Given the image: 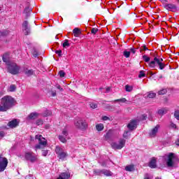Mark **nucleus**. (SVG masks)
<instances>
[{
	"instance_id": "cd10ccee",
	"label": "nucleus",
	"mask_w": 179,
	"mask_h": 179,
	"mask_svg": "<svg viewBox=\"0 0 179 179\" xmlns=\"http://www.w3.org/2000/svg\"><path fill=\"white\" fill-rule=\"evenodd\" d=\"M24 73L25 75H27V76H31V75H33L34 73V71L30 69H27L24 71Z\"/></svg>"
},
{
	"instance_id": "20e7f679",
	"label": "nucleus",
	"mask_w": 179,
	"mask_h": 179,
	"mask_svg": "<svg viewBox=\"0 0 179 179\" xmlns=\"http://www.w3.org/2000/svg\"><path fill=\"white\" fill-rule=\"evenodd\" d=\"M1 101L3 104L7 107L8 110L12 108L13 104H15V99L10 96H5L1 99Z\"/></svg>"
},
{
	"instance_id": "603ef678",
	"label": "nucleus",
	"mask_w": 179,
	"mask_h": 179,
	"mask_svg": "<svg viewBox=\"0 0 179 179\" xmlns=\"http://www.w3.org/2000/svg\"><path fill=\"white\" fill-rule=\"evenodd\" d=\"M47 155H48V150H42V156H47Z\"/></svg>"
},
{
	"instance_id": "0eeeda50",
	"label": "nucleus",
	"mask_w": 179,
	"mask_h": 179,
	"mask_svg": "<svg viewBox=\"0 0 179 179\" xmlns=\"http://www.w3.org/2000/svg\"><path fill=\"white\" fill-rule=\"evenodd\" d=\"M125 139L120 138L117 142H113L111 143V148L115 150H121L124 146H125Z\"/></svg>"
},
{
	"instance_id": "4d7b16f0",
	"label": "nucleus",
	"mask_w": 179,
	"mask_h": 179,
	"mask_svg": "<svg viewBox=\"0 0 179 179\" xmlns=\"http://www.w3.org/2000/svg\"><path fill=\"white\" fill-rule=\"evenodd\" d=\"M52 97H55L57 96V92L55 91H52Z\"/></svg>"
},
{
	"instance_id": "4be33fe9",
	"label": "nucleus",
	"mask_w": 179,
	"mask_h": 179,
	"mask_svg": "<svg viewBox=\"0 0 179 179\" xmlns=\"http://www.w3.org/2000/svg\"><path fill=\"white\" fill-rule=\"evenodd\" d=\"M8 110H9L7 106L5 104L2 103V101H1V103H0V111L1 112H5V111H8Z\"/></svg>"
},
{
	"instance_id": "7ed1b4c3",
	"label": "nucleus",
	"mask_w": 179,
	"mask_h": 179,
	"mask_svg": "<svg viewBox=\"0 0 179 179\" xmlns=\"http://www.w3.org/2000/svg\"><path fill=\"white\" fill-rule=\"evenodd\" d=\"M35 139L38 141V143L36 146L35 148L37 149H44L45 146H47V140L43 137L41 135H36L35 136Z\"/></svg>"
},
{
	"instance_id": "f257e3e1",
	"label": "nucleus",
	"mask_w": 179,
	"mask_h": 179,
	"mask_svg": "<svg viewBox=\"0 0 179 179\" xmlns=\"http://www.w3.org/2000/svg\"><path fill=\"white\" fill-rule=\"evenodd\" d=\"M3 61L7 65V70L11 75H17L20 72V66L16 63L9 61V55L6 53L3 55Z\"/></svg>"
},
{
	"instance_id": "393cba45",
	"label": "nucleus",
	"mask_w": 179,
	"mask_h": 179,
	"mask_svg": "<svg viewBox=\"0 0 179 179\" xmlns=\"http://www.w3.org/2000/svg\"><path fill=\"white\" fill-rule=\"evenodd\" d=\"M96 131H98V132H100L103 131V129H104V125L103 124H98L96 125Z\"/></svg>"
},
{
	"instance_id": "9d476101",
	"label": "nucleus",
	"mask_w": 179,
	"mask_h": 179,
	"mask_svg": "<svg viewBox=\"0 0 179 179\" xmlns=\"http://www.w3.org/2000/svg\"><path fill=\"white\" fill-rule=\"evenodd\" d=\"M6 167H8V159L0 155V173L5 171Z\"/></svg>"
},
{
	"instance_id": "09e8293b",
	"label": "nucleus",
	"mask_w": 179,
	"mask_h": 179,
	"mask_svg": "<svg viewBox=\"0 0 179 179\" xmlns=\"http://www.w3.org/2000/svg\"><path fill=\"white\" fill-rule=\"evenodd\" d=\"M55 53L57 54V55H59V57H62V50H56Z\"/></svg>"
},
{
	"instance_id": "37998d69",
	"label": "nucleus",
	"mask_w": 179,
	"mask_h": 179,
	"mask_svg": "<svg viewBox=\"0 0 179 179\" xmlns=\"http://www.w3.org/2000/svg\"><path fill=\"white\" fill-rule=\"evenodd\" d=\"M36 125H43V124H44V121H43L41 119H39L36 120Z\"/></svg>"
},
{
	"instance_id": "0e129e2a",
	"label": "nucleus",
	"mask_w": 179,
	"mask_h": 179,
	"mask_svg": "<svg viewBox=\"0 0 179 179\" xmlns=\"http://www.w3.org/2000/svg\"><path fill=\"white\" fill-rule=\"evenodd\" d=\"M45 128L48 129V128H50V126H48V124H47V125L45 126Z\"/></svg>"
},
{
	"instance_id": "2f4dec72",
	"label": "nucleus",
	"mask_w": 179,
	"mask_h": 179,
	"mask_svg": "<svg viewBox=\"0 0 179 179\" xmlns=\"http://www.w3.org/2000/svg\"><path fill=\"white\" fill-rule=\"evenodd\" d=\"M125 90L126 92H132V90H134V87L127 85H125Z\"/></svg>"
},
{
	"instance_id": "864d4df0",
	"label": "nucleus",
	"mask_w": 179,
	"mask_h": 179,
	"mask_svg": "<svg viewBox=\"0 0 179 179\" xmlns=\"http://www.w3.org/2000/svg\"><path fill=\"white\" fill-rule=\"evenodd\" d=\"M32 55L33 57H34L35 58H36V57H38V52H37L36 50H34Z\"/></svg>"
},
{
	"instance_id": "ea45409f",
	"label": "nucleus",
	"mask_w": 179,
	"mask_h": 179,
	"mask_svg": "<svg viewBox=\"0 0 179 179\" xmlns=\"http://www.w3.org/2000/svg\"><path fill=\"white\" fill-rule=\"evenodd\" d=\"M15 90H16V86L14 85H10L8 88V92H15Z\"/></svg>"
},
{
	"instance_id": "6e6d98bb",
	"label": "nucleus",
	"mask_w": 179,
	"mask_h": 179,
	"mask_svg": "<svg viewBox=\"0 0 179 179\" xmlns=\"http://www.w3.org/2000/svg\"><path fill=\"white\" fill-rule=\"evenodd\" d=\"M57 89H58L60 92L64 91V89L61 87V85H57Z\"/></svg>"
},
{
	"instance_id": "39448f33",
	"label": "nucleus",
	"mask_w": 179,
	"mask_h": 179,
	"mask_svg": "<svg viewBox=\"0 0 179 179\" xmlns=\"http://www.w3.org/2000/svg\"><path fill=\"white\" fill-rule=\"evenodd\" d=\"M74 125L78 129H81V131H85L87 128V123L83 119L78 118L75 120Z\"/></svg>"
},
{
	"instance_id": "4468645a",
	"label": "nucleus",
	"mask_w": 179,
	"mask_h": 179,
	"mask_svg": "<svg viewBox=\"0 0 179 179\" xmlns=\"http://www.w3.org/2000/svg\"><path fill=\"white\" fill-rule=\"evenodd\" d=\"M137 125H138V120H131L127 124V128L130 129V131H134V129H136Z\"/></svg>"
},
{
	"instance_id": "13d9d810",
	"label": "nucleus",
	"mask_w": 179,
	"mask_h": 179,
	"mask_svg": "<svg viewBox=\"0 0 179 179\" xmlns=\"http://www.w3.org/2000/svg\"><path fill=\"white\" fill-rule=\"evenodd\" d=\"M142 50H143V51H146V50H148V48H146V45H143Z\"/></svg>"
},
{
	"instance_id": "5fc2aeb1",
	"label": "nucleus",
	"mask_w": 179,
	"mask_h": 179,
	"mask_svg": "<svg viewBox=\"0 0 179 179\" xmlns=\"http://www.w3.org/2000/svg\"><path fill=\"white\" fill-rule=\"evenodd\" d=\"M102 120H103V121H108V120H110V117H108L107 116H103Z\"/></svg>"
},
{
	"instance_id": "bf43d9fd",
	"label": "nucleus",
	"mask_w": 179,
	"mask_h": 179,
	"mask_svg": "<svg viewBox=\"0 0 179 179\" xmlns=\"http://www.w3.org/2000/svg\"><path fill=\"white\" fill-rule=\"evenodd\" d=\"M131 51L132 54H135V52H136V50L134 48H131Z\"/></svg>"
},
{
	"instance_id": "c9c22d12",
	"label": "nucleus",
	"mask_w": 179,
	"mask_h": 179,
	"mask_svg": "<svg viewBox=\"0 0 179 179\" xmlns=\"http://www.w3.org/2000/svg\"><path fill=\"white\" fill-rule=\"evenodd\" d=\"M69 134H68V129H64L62 131V136H65L66 138V136H68Z\"/></svg>"
},
{
	"instance_id": "bb28decb",
	"label": "nucleus",
	"mask_w": 179,
	"mask_h": 179,
	"mask_svg": "<svg viewBox=\"0 0 179 179\" xmlns=\"http://www.w3.org/2000/svg\"><path fill=\"white\" fill-rule=\"evenodd\" d=\"M167 109L166 108H162L158 110V114L159 115H164V114H167Z\"/></svg>"
},
{
	"instance_id": "1a4fd4ad",
	"label": "nucleus",
	"mask_w": 179,
	"mask_h": 179,
	"mask_svg": "<svg viewBox=\"0 0 179 179\" xmlns=\"http://www.w3.org/2000/svg\"><path fill=\"white\" fill-rule=\"evenodd\" d=\"M25 159L30 162L31 163H36L38 160V157L34 152H26Z\"/></svg>"
},
{
	"instance_id": "a211bd4d",
	"label": "nucleus",
	"mask_w": 179,
	"mask_h": 179,
	"mask_svg": "<svg viewBox=\"0 0 179 179\" xmlns=\"http://www.w3.org/2000/svg\"><path fill=\"white\" fill-rule=\"evenodd\" d=\"M124 170L126 171L132 173L135 170V165H134V164L127 165L124 168Z\"/></svg>"
},
{
	"instance_id": "ddd939ff",
	"label": "nucleus",
	"mask_w": 179,
	"mask_h": 179,
	"mask_svg": "<svg viewBox=\"0 0 179 179\" xmlns=\"http://www.w3.org/2000/svg\"><path fill=\"white\" fill-rule=\"evenodd\" d=\"M165 9H167V10H171L172 12H176L178 8L176 4L172 3H166L164 5Z\"/></svg>"
},
{
	"instance_id": "aec40b11",
	"label": "nucleus",
	"mask_w": 179,
	"mask_h": 179,
	"mask_svg": "<svg viewBox=\"0 0 179 179\" xmlns=\"http://www.w3.org/2000/svg\"><path fill=\"white\" fill-rule=\"evenodd\" d=\"M113 103H119V104L121 106V103H126L127 104H128V101L125 98H122L114 100Z\"/></svg>"
},
{
	"instance_id": "680f3d73",
	"label": "nucleus",
	"mask_w": 179,
	"mask_h": 179,
	"mask_svg": "<svg viewBox=\"0 0 179 179\" xmlns=\"http://www.w3.org/2000/svg\"><path fill=\"white\" fill-rule=\"evenodd\" d=\"M110 90H111V88L110 87L106 88V93H108V92H110Z\"/></svg>"
},
{
	"instance_id": "3c124183",
	"label": "nucleus",
	"mask_w": 179,
	"mask_h": 179,
	"mask_svg": "<svg viewBox=\"0 0 179 179\" xmlns=\"http://www.w3.org/2000/svg\"><path fill=\"white\" fill-rule=\"evenodd\" d=\"M90 108H97V104H96V103H91L90 104Z\"/></svg>"
},
{
	"instance_id": "b1692460",
	"label": "nucleus",
	"mask_w": 179,
	"mask_h": 179,
	"mask_svg": "<svg viewBox=\"0 0 179 179\" xmlns=\"http://www.w3.org/2000/svg\"><path fill=\"white\" fill-rule=\"evenodd\" d=\"M156 97V93L150 92L148 93L147 96H145V99H155Z\"/></svg>"
},
{
	"instance_id": "79ce46f5",
	"label": "nucleus",
	"mask_w": 179,
	"mask_h": 179,
	"mask_svg": "<svg viewBox=\"0 0 179 179\" xmlns=\"http://www.w3.org/2000/svg\"><path fill=\"white\" fill-rule=\"evenodd\" d=\"M143 59L145 62H149V61H150V57L146 56V55H144L143 56Z\"/></svg>"
},
{
	"instance_id": "de8ad7c7",
	"label": "nucleus",
	"mask_w": 179,
	"mask_h": 179,
	"mask_svg": "<svg viewBox=\"0 0 179 179\" xmlns=\"http://www.w3.org/2000/svg\"><path fill=\"white\" fill-rule=\"evenodd\" d=\"M97 31H99V29L97 28H92L91 29L92 34H96V33H97Z\"/></svg>"
},
{
	"instance_id": "5701e85b",
	"label": "nucleus",
	"mask_w": 179,
	"mask_h": 179,
	"mask_svg": "<svg viewBox=\"0 0 179 179\" xmlns=\"http://www.w3.org/2000/svg\"><path fill=\"white\" fill-rule=\"evenodd\" d=\"M60 176L63 179H69V178L71 177V174L68 172H64L60 174Z\"/></svg>"
},
{
	"instance_id": "e2e57ef3",
	"label": "nucleus",
	"mask_w": 179,
	"mask_h": 179,
	"mask_svg": "<svg viewBox=\"0 0 179 179\" xmlns=\"http://www.w3.org/2000/svg\"><path fill=\"white\" fill-rule=\"evenodd\" d=\"M144 179H150V178L148 177V176H145L144 177Z\"/></svg>"
},
{
	"instance_id": "2eb2a0df",
	"label": "nucleus",
	"mask_w": 179,
	"mask_h": 179,
	"mask_svg": "<svg viewBox=\"0 0 179 179\" xmlns=\"http://www.w3.org/2000/svg\"><path fill=\"white\" fill-rule=\"evenodd\" d=\"M8 125L10 128H16V127H17V125H19V122L17 121V120L14 119V120L10 121L8 122Z\"/></svg>"
},
{
	"instance_id": "dca6fc26",
	"label": "nucleus",
	"mask_w": 179,
	"mask_h": 179,
	"mask_svg": "<svg viewBox=\"0 0 179 179\" xmlns=\"http://www.w3.org/2000/svg\"><path fill=\"white\" fill-rule=\"evenodd\" d=\"M157 161H156V158H152L150 162H149V167H150V169H156V167H157V165L156 164Z\"/></svg>"
},
{
	"instance_id": "8fccbe9b",
	"label": "nucleus",
	"mask_w": 179,
	"mask_h": 179,
	"mask_svg": "<svg viewBox=\"0 0 179 179\" xmlns=\"http://www.w3.org/2000/svg\"><path fill=\"white\" fill-rule=\"evenodd\" d=\"M146 118H148V115H146L145 114H143L141 115V121H145Z\"/></svg>"
},
{
	"instance_id": "f8f14e48",
	"label": "nucleus",
	"mask_w": 179,
	"mask_h": 179,
	"mask_svg": "<svg viewBox=\"0 0 179 179\" xmlns=\"http://www.w3.org/2000/svg\"><path fill=\"white\" fill-rule=\"evenodd\" d=\"M22 30L26 36L30 34V28L29 27V22L27 21L23 22Z\"/></svg>"
},
{
	"instance_id": "6ab92c4d",
	"label": "nucleus",
	"mask_w": 179,
	"mask_h": 179,
	"mask_svg": "<svg viewBox=\"0 0 179 179\" xmlns=\"http://www.w3.org/2000/svg\"><path fill=\"white\" fill-rule=\"evenodd\" d=\"M30 12H31V8H30V7L25 8L23 13L26 18H27V17H29V16H30Z\"/></svg>"
},
{
	"instance_id": "c03bdc74",
	"label": "nucleus",
	"mask_w": 179,
	"mask_h": 179,
	"mask_svg": "<svg viewBox=\"0 0 179 179\" xmlns=\"http://www.w3.org/2000/svg\"><path fill=\"white\" fill-rule=\"evenodd\" d=\"M174 117L176 118V120H178V121H179V110L175 111Z\"/></svg>"
},
{
	"instance_id": "f3484780",
	"label": "nucleus",
	"mask_w": 179,
	"mask_h": 179,
	"mask_svg": "<svg viewBox=\"0 0 179 179\" xmlns=\"http://www.w3.org/2000/svg\"><path fill=\"white\" fill-rule=\"evenodd\" d=\"M38 115H40V114H38L37 112L31 113L28 115L27 120H36Z\"/></svg>"
},
{
	"instance_id": "7c9ffc66",
	"label": "nucleus",
	"mask_w": 179,
	"mask_h": 179,
	"mask_svg": "<svg viewBox=\"0 0 179 179\" xmlns=\"http://www.w3.org/2000/svg\"><path fill=\"white\" fill-rule=\"evenodd\" d=\"M94 173L96 176H103V170L95 169Z\"/></svg>"
},
{
	"instance_id": "052dcab7",
	"label": "nucleus",
	"mask_w": 179,
	"mask_h": 179,
	"mask_svg": "<svg viewBox=\"0 0 179 179\" xmlns=\"http://www.w3.org/2000/svg\"><path fill=\"white\" fill-rule=\"evenodd\" d=\"M176 145H177V146H179V138L176 141Z\"/></svg>"
},
{
	"instance_id": "423d86ee",
	"label": "nucleus",
	"mask_w": 179,
	"mask_h": 179,
	"mask_svg": "<svg viewBox=\"0 0 179 179\" xmlns=\"http://www.w3.org/2000/svg\"><path fill=\"white\" fill-rule=\"evenodd\" d=\"M176 154L171 152L168 155V159H166L167 167H176Z\"/></svg>"
},
{
	"instance_id": "e433bc0d",
	"label": "nucleus",
	"mask_w": 179,
	"mask_h": 179,
	"mask_svg": "<svg viewBox=\"0 0 179 179\" xmlns=\"http://www.w3.org/2000/svg\"><path fill=\"white\" fill-rule=\"evenodd\" d=\"M123 55H124V56L126 58H129V57H130V55H131V52L127 51V50H124V52H123Z\"/></svg>"
},
{
	"instance_id": "a18cd8bd",
	"label": "nucleus",
	"mask_w": 179,
	"mask_h": 179,
	"mask_svg": "<svg viewBox=\"0 0 179 179\" xmlns=\"http://www.w3.org/2000/svg\"><path fill=\"white\" fill-rule=\"evenodd\" d=\"M59 76H60V78H64L65 77V71H59Z\"/></svg>"
},
{
	"instance_id": "4c0bfd02",
	"label": "nucleus",
	"mask_w": 179,
	"mask_h": 179,
	"mask_svg": "<svg viewBox=\"0 0 179 179\" xmlns=\"http://www.w3.org/2000/svg\"><path fill=\"white\" fill-rule=\"evenodd\" d=\"M169 128H171L172 129H177V125L173 122H170Z\"/></svg>"
},
{
	"instance_id": "58836bf2",
	"label": "nucleus",
	"mask_w": 179,
	"mask_h": 179,
	"mask_svg": "<svg viewBox=\"0 0 179 179\" xmlns=\"http://www.w3.org/2000/svg\"><path fill=\"white\" fill-rule=\"evenodd\" d=\"M131 136V134L129 133V131H125L123 134V138H124L125 139H128L129 136Z\"/></svg>"
},
{
	"instance_id": "72a5a7b5",
	"label": "nucleus",
	"mask_w": 179,
	"mask_h": 179,
	"mask_svg": "<svg viewBox=\"0 0 179 179\" xmlns=\"http://www.w3.org/2000/svg\"><path fill=\"white\" fill-rule=\"evenodd\" d=\"M112 136V134H111V131H109L106 133V134L105 135V139L106 141H108V139H110Z\"/></svg>"
},
{
	"instance_id": "6e6552de",
	"label": "nucleus",
	"mask_w": 179,
	"mask_h": 179,
	"mask_svg": "<svg viewBox=\"0 0 179 179\" xmlns=\"http://www.w3.org/2000/svg\"><path fill=\"white\" fill-rule=\"evenodd\" d=\"M55 153L57 154V157L59 160H65V157H68V153L60 147H56Z\"/></svg>"
},
{
	"instance_id": "473e14b6",
	"label": "nucleus",
	"mask_w": 179,
	"mask_h": 179,
	"mask_svg": "<svg viewBox=\"0 0 179 179\" xmlns=\"http://www.w3.org/2000/svg\"><path fill=\"white\" fill-rule=\"evenodd\" d=\"M52 114V112H51V110H46L43 113V115L44 117H50V115H51Z\"/></svg>"
},
{
	"instance_id": "f03ea898",
	"label": "nucleus",
	"mask_w": 179,
	"mask_h": 179,
	"mask_svg": "<svg viewBox=\"0 0 179 179\" xmlns=\"http://www.w3.org/2000/svg\"><path fill=\"white\" fill-rule=\"evenodd\" d=\"M148 65L150 68H156L157 65H159V69L161 70L164 69V67L166 66V64L163 63V59L157 57H155L154 60L151 61Z\"/></svg>"
},
{
	"instance_id": "a19ab883",
	"label": "nucleus",
	"mask_w": 179,
	"mask_h": 179,
	"mask_svg": "<svg viewBox=\"0 0 179 179\" xmlns=\"http://www.w3.org/2000/svg\"><path fill=\"white\" fill-rule=\"evenodd\" d=\"M146 75L145 74V71H141L139 74H138V78L141 79V78H145Z\"/></svg>"
},
{
	"instance_id": "c756f323",
	"label": "nucleus",
	"mask_w": 179,
	"mask_h": 179,
	"mask_svg": "<svg viewBox=\"0 0 179 179\" xmlns=\"http://www.w3.org/2000/svg\"><path fill=\"white\" fill-rule=\"evenodd\" d=\"M69 45H71V43H69V41L68 39H66L62 43V46L64 48H66V47H69Z\"/></svg>"
},
{
	"instance_id": "412c9836",
	"label": "nucleus",
	"mask_w": 179,
	"mask_h": 179,
	"mask_svg": "<svg viewBox=\"0 0 179 179\" xmlns=\"http://www.w3.org/2000/svg\"><path fill=\"white\" fill-rule=\"evenodd\" d=\"M102 174H103V176H106V177H111V176H113L112 172L107 169H103Z\"/></svg>"
},
{
	"instance_id": "a878e982",
	"label": "nucleus",
	"mask_w": 179,
	"mask_h": 179,
	"mask_svg": "<svg viewBox=\"0 0 179 179\" xmlns=\"http://www.w3.org/2000/svg\"><path fill=\"white\" fill-rule=\"evenodd\" d=\"M73 33L75 37H78V36H79L80 34V29L78 28H75L73 30Z\"/></svg>"
},
{
	"instance_id": "f704fd0d",
	"label": "nucleus",
	"mask_w": 179,
	"mask_h": 179,
	"mask_svg": "<svg viewBox=\"0 0 179 179\" xmlns=\"http://www.w3.org/2000/svg\"><path fill=\"white\" fill-rule=\"evenodd\" d=\"M59 139L62 143H66V137L65 136H59Z\"/></svg>"
},
{
	"instance_id": "49530a36",
	"label": "nucleus",
	"mask_w": 179,
	"mask_h": 179,
	"mask_svg": "<svg viewBox=\"0 0 179 179\" xmlns=\"http://www.w3.org/2000/svg\"><path fill=\"white\" fill-rule=\"evenodd\" d=\"M166 93H167V90L166 89H164V90H160L158 92V94H166Z\"/></svg>"
},
{
	"instance_id": "9b49d317",
	"label": "nucleus",
	"mask_w": 179,
	"mask_h": 179,
	"mask_svg": "<svg viewBox=\"0 0 179 179\" xmlns=\"http://www.w3.org/2000/svg\"><path fill=\"white\" fill-rule=\"evenodd\" d=\"M160 129V124H157L153 129H152L149 132V136L151 138H156L157 135V132H159V129Z\"/></svg>"
},
{
	"instance_id": "c85d7f7f",
	"label": "nucleus",
	"mask_w": 179,
	"mask_h": 179,
	"mask_svg": "<svg viewBox=\"0 0 179 179\" xmlns=\"http://www.w3.org/2000/svg\"><path fill=\"white\" fill-rule=\"evenodd\" d=\"M8 34H9V31L8 30L0 31V37H5Z\"/></svg>"
}]
</instances>
